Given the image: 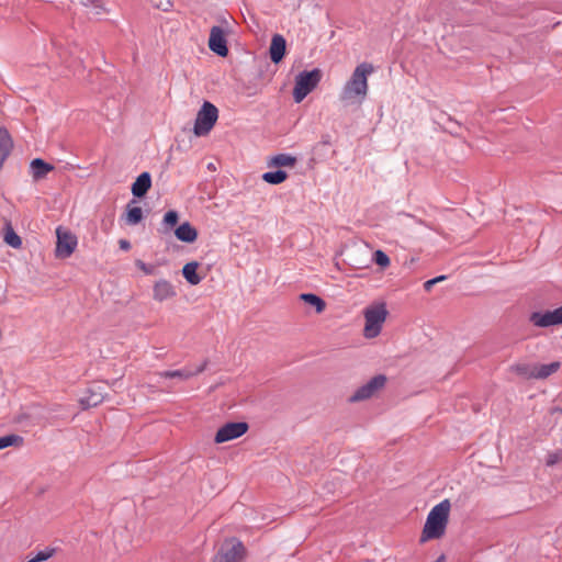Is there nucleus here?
<instances>
[{
  "label": "nucleus",
  "instance_id": "1",
  "mask_svg": "<svg viewBox=\"0 0 562 562\" xmlns=\"http://www.w3.org/2000/svg\"><path fill=\"white\" fill-rule=\"evenodd\" d=\"M374 68L369 63L358 65L350 79L345 83L339 100L344 105L361 104L368 92V76L373 72Z\"/></svg>",
  "mask_w": 562,
  "mask_h": 562
},
{
  "label": "nucleus",
  "instance_id": "2",
  "mask_svg": "<svg viewBox=\"0 0 562 562\" xmlns=\"http://www.w3.org/2000/svg\"><path fill=\"white\" fill-rule=\"evenodd\" d=\"M451 504L443 499L429 512L420 537V542L439 539L445 535Z\"/></svg>",
  "mask_w": 562,
  "mask_h": 562
},
{
  "label": "nucleus",
  "instance_id": "3",
  "mask_svg": "<svg viewBox=\"0 0 562 562\" xmlns=\"http://www.w3.org/2000/svg\"><path fill=\"white\" fill-rule=\"evenodd\" d=\"M322 70L314 68L311 71H301L295 77V86L293 89V99L296 103H300L304 98L311 93L319 83L322 79Z\"/></svg>",
  "mask_w": 562,
  "mask_h": 562
},
{
  "label": "nucleus",
  "instance_id": "4",
  "mask_svg": "<svg viewBox=\"0 0 562 562\" xmlns=\"http://www.w3.org/2000/svg\"><path fill=\"white\" fill-rule=\"evenodd\" d=\"M366 324L363 336L366 338H375L380 335L382 325L386 319L387 310L384 303L369 306L363 312Z\"/></svg>",
  "mask_w": 562,
  "mask_h": 562
},
{
  "label": "nucleus",
  "instance_id": "5",
  "mask_svg": "<svg viewBox=\"0 0 562 562\" xmlns=\"http://www.w3.org/2000/svg\"><path fill=\"white\" fill-rule=\"evenodd\" d=\"M217 117V108L211 102L205 101L196 114L193 127L194 134L196 136H204L209 134L215 125Z\"/></svg>",
  "mask_w": 562,
  "mask_h": 562
},
{
  "label": "nucleus",
  "instance_id": "6",
  "mask_svg": "<svg viewBox=\"0 0 562 562\" xmlns=\"http://www.w3.org/2000/svg\"><path fill=\"white\" fill-rule=\"evenodd\" d=\"M56 249L55 256L60 259L69 258L77 248L78 239L68 228L58 226L56 228Z\"/></svg>",
  "mask_w": 562,
  "mask_h": 562
},
{
  "label": "nucleus",
  "instance_id": "7",
  "mask_svg": "<svg viewBox=\"0 0 562 562\" xmlns=\"http://www.w3.org/2000/svg\"><path fill=\"white\" fill-rule=\"evenodd\" d=\"M386 383V376L378 374L370 379L366 384L358 387L355 393L350 396L349 401L360 402L372 397L378 391L384 387Z\"/></svg>",
  "mask_w": 562,
  "mask_h": 562
},
{
  "label": "nucleus",
  "instance_id": "8",
  "mask_svg": "<svg viewBox=\"0 0 562 562\" xmlns=\"http://www.w3.org/2000/svg\"><path fill=\"white\" fill-rule=\"evenodd\" d=\"M248 428L249 426L246 422L227 423L217 430L214 441L215 443H223L234 440L245 435Z\"/></svg>",
  "mask_w": 562,
  "mask_h": 562
},
{
  "label": "nucleus",
  "instance_id": "9",
  "mask_svg": "<svg viewBox=\"0 0 562 562\" xmlns=\"http://www.w3.org/2000/svg\"><path fill=\"white\" fill-rule=\"evenodd\" d=\"M529 321L537 327H550L562 324V306L553 310L531 313Z\"/></svg>",
  "mask_w": 562,
  "mask_h": 562
},
{
  "label": "nucleus",
  "instance_id": "10",
  "mask_svg": "<svg viewBox=\"0 0 562 562\" xmlns=\"http://www.w3.org/2000/svg\"><path fill=\"white\" fill-rule=\"evenodd\" d=\"M235 540L229 549L222 548L214 557L213 562H240L246 554V548L241 541Z\"/></svg>",
  "mask_w": 562,
  "mask_h": 562
},
{
  "label": "nucleus",
  "instance_id": "11",
  "mask_svg": "<svg viewBox=\"0 0 562 562\" xmlns=\"http://www.w3.org/2000/svg\"><path fill=\"white\" fill-rule=\"evenodd\" d=\"M209 48L220 57L228 55L227 41L221 26H213L210 31Z\"/></svg>",
  "mask_w": 562,
  "mask_h": 562
},
{
  "label": "nucleus",
  "instance_id": "12",
  "mask_svg": "<svg viewBox=\"0 0 562 562\" xmlns=\"http://www.w3.org/2000/svg\"><path fill=\"white\" fill-rule=\"evenodd\" d=\"M104 394L102 387L92 385L87 389L86 394L80 398V404L83 408L95 407L102 403Z\"/></svg>",
  "mask_w": 562,
  "mask_h": 562
},
{
  "label": "nucleus",
  "instance_id": "13",
  "mask_svg": "<svg viewBox=\"0 0 562 562\" xmlns=\"http://www.w3.org/2000/svg\"><path fill=\"white\" fill-rule=\"evenodd\" d=\"M285 49H286L285 38L280 34L273 35V37L271 40L270 48H269L270 59L274 64H279L285 55Z\"/></svg>",
  "mask_w": 562,
  "mask_h": 562
},
{
  "label": "nucleus",
  "instance_id": "14",
  "mask_svg": "<svg viewBox=\"0 0 562 562\" xmlns=\"http://www.w3.org/2000/svg\"><path fill=\"white\" fill-rule=\"evenodd\" d=\"M176 296L173 285L167 280H159L154 285V299L162 302Z\"/></svg>",
  "mask_w": 562,
  "mask_h": 562
},
{
  "label": "nucleus",
  "instance_id": "15",
  "mask_svg": "<svg viewBox=\"0 0 562 562\" xmlns=\"http://www.w3.org/2000/svg\"><path fill=\"white\" fill-rule=\"evenodd\" d=\"M3 241L14 248L20 249L22 247V238L15 233L11 222L9 220H4L3 228H2Z\"/></svg>",
  "mask_w": 562,
  "mask_h": 562
},
{
  "label": "nucleus",
  "instance_id": "16",
  "mask_svg": "<svg viewBox=\"0 0 562 562\" xmlns=\"http://www.w3.org/2000/svg\"><path fill=\"white\" fill-rule=\"evenodd\" d=\"M175 235L180 241L192 244L198 238V231L189 222H184L176 228Z\"/></svg>",
  "mask_w": 562,
  "mask_h": 562
},
{
  "label": "nucleus",
  "instance_id": "17",
  "mask_svg": "<svg viewBox=\"0 0 562 562\" xmlns=\"http://www.w3.org/2000/svg\"><path fill=\"white\" fill-rule=\"evenodd\" d=\"M206 366H207V361L205 360L195 371H190L187 369L168 370V371L160 372L159 375L161 378H166V379L177 378V379H181V380H188V379L203 372L205 370Z\"/></svg>",
  "mask_w": 562,
  "mask_h": 562
},
{
  "label": "nucleus",
  "instance_id": "18",
  "mask_svg": "<svg viewBox=\"0 0 562 562\" xmlns=\"http://www.w3.org/2000/svg\"><path fill=\"white\" fill-rule=\"evenodd\" d=\"M30 167H31V171H32V177L35 180L43 179L44 177H46V175L48 172H50L54 169L53 165L45 162L41 158L33 159L31 161Z\"/></svg>",
  "mask_w": 562,
  "mask_h": 562
},
{
  "label": "nucleus",
  "instance_id": "19",
  "mask_svg": "<svg viewBox=\"0 0 562 562\" xmlns=\"http://www.w3.org/2000/svg\"><path fill=\"white\" fill-rule=\"evenodd\" d=\"M199 266L198 261H190L182 268V276L191 285H196L202 281V277L196 272Z\"/></svg>",
  "mask_w": 562,
  "mask_h": 562
},
{
  "label": "nucleus",
  "instance_id": "20",
  "mask_svg": "<svg viewBox=\"0 0 562 562\" xmlns=\"http://www.w3.org/2000/svg\"><path fill=\"white\" fill-rule=\"evenodd\" d=\"M122 221L127 225H136L140 222V206L137 201L133 200L128 203L127 211L122 216Z\"/></svg>",
  "mask_w": 562,
  "mask_h": 562
},
{
  "label": "nucleus",
  "instance_id": "21",
  "mask_svg": "<svg viewBox=\"0 0 562 562\" xmlns=\"http://www.w3.org/2000/svg\"><path fill=\"white\" fill-rule=\"evenodd\" d=\"M299 297L304 303L313 306L315 308L316 313H318V314L323 313L326 308L325 301L321 296H318L314 293H302V294H300Z\"/></svg>",
  "mask_w": 562,
  "mask_h": 562
},
{
  "label": "nucleus",
  "instance_id": "22",
  "mask_svg": "<svg viewBox=\"0 0 562 562\" xmlns=\"http://www.w3.org/2000/svg\"><path fill=\"white\" fill-rule=\"evenodd\" d=\"M510 370L525 379H537L536 364L517 363Z\"/></svg>",
  "mask_w": 562,
  "mask_h": 562
},
{
  "label": "nucleus",
  "instance_id": "23",
  "mask_svg": "<svg viewBox=\"0 0 562 562\" xmlns=\"http://www.w3.org/2000/svg\"><path fill=\"white\" fill-rule=\"evenodd\" d=\"M79 3L93 15H101L106 11L104 0H79Z\"/></svg>",
  "mask_w": 562,
  "mask_h": 562
},
{
  "label": "nucleus",
  "instance_id": "24",
  "mask_svg": "<svg viewBox=\"0 0 562 562\" xmlns=\"http://www.w3.org/2000/svg\"><path fill=\"white\" fill-rule=\"evenodd\" d=\"M560 368V362L554 361L547 364H536L537 379H546L557 372Z\"/></svg>",
  "mask_w": 562,
  "mask_h": 562
},
{
  "label": "nucleus",
  "instance_id": "25",
  "mask_svg": "<svg viewBox=\"0 0 562 562\" xmlns=\"http://www.w3.org/2000/svg\"><path fill=\"white\" fill-rule=\"evenodd\" d=\"M288 178L284 170L268 171L262 175V179L270 184H280Z\"/></svg>",
  "mask_w": 562,
  "mask_h": 562
},
{
  "label": "nucleus",
  "instance_id": "26",
  "mask_svg": "<svg viewBox=\"0 0 562 562\" xmlns=\"http://www.w3.org/2000/svg\"><path fill=\"white\" fill-rule=\"evenodd\" d=\"M296 158L286 154H279L271 159V165L278 167L294 166Z\"/></svg>",
  "mask_w": 562,
  "mask_h": 562
},
{
  "label": "nucleus",
  "instance_id": "27",
  "mask_svg": "<svg viewBox=\"0 0 562 562\" xmlns=\"http://www.w3.org/2000/svg\"><path fill=\"white\" fill-rule=\"evenodd\" d=\"M23 442L22 437L18 435H8L0 438V450L11 446H19Z\"/></svg>",
  "mask_w": 562,
  "mask_h": 562
},
{
  "label": "nucleus",
  "instance_id": "28",
  "mask_svg": "<svg viewBox=\"0 0 562 562\" xmlns=\"http://www.w3.org/2000/svg\"><path fill=\"white\" fill-rule=\"evenodd\" d=\"M443 119L453 125L450 128L443 127V131L449 132L452 135H457L458 130H460V126H461L460 123L458 121H456L453 117H451L450 115H448L447 113L441 112L439 120H443Z\"/></svg>",
  "mask_w": 562,
  "mask_h": 562
},
{
  "label": "nucleus",
  "instance_id": "29",
  "mask_svg": "<svg viewBox=\"0 0 562 562\" xmlns=\"http://www.w3.org/2000/svg\"><path fill=\"white\" fill-rule=\"evenodd\" d=\"M373 261L381 268L390 266V258L383 250H375L373 254Z\"/></svg>",
  "mask_w": 562,
  "mask_h": 562
},
{
  "label": "nucleus",
  "instance_id": "30",
  "mask_svg": "<svg viewBox=\"0 0 562 562\" xmlns=\"http://www.w3.org/2000/svg\"><path fill=\"white\" fill-rule=\"evenodd\" d=\"M55 550L54 549H47L45 551H40L34 558L30 559L26 562H44L48 560L50 557H53Z\"/></svg>",
  "mask_w": 562,
  "mask_h": 562
},
{
  "label": "nucleus",
  "instance_id": "31",
  "mask_svg": "<svg viewBox=\"0 0 562 562\" xmlns=\"http://www.w3.org/2000/svg\"><path fill=\"white\" fill-rule=\"evenodd\" d=\"M561 461H562V449L549 453L548 458H547V461H546V464L548 467H553V465H555L557 463H559Z\"/></svg>",
  "mask_w": 562,
  "mask_h": 562
},
{
  "label": "nucleus",
  "instance_id": "32",
  "mask_svg": "<svg viewBox=\"0 0 562 562\" xmlns=\"http://www.w3.org/2000/svg\"><path fill=\"white\" fill-rule=\"evenodd\" d=\"M179 215L178 212L170 210L164 216L165 224L169 226H175L178 223Z\"/></svg>",
  "mask_w": 562,
  "mask_h": 562
},
{
  "label": "nucleus",
  "instance_id": "33",
  "mask_svg": "<svg viewBox=\"0 0 562 562\" xmlns=\"http://www.w3.org/2000/svg\"><path fill=\"white\" fill-rule=\"evenodd\" d=\"M447 277L446 276H438L434 279H430V280H427L425 283H424V289L425 291L429 292L434 285H436L437 283L446 280Z\"/></svg>",
  "mask_w": 562,
  "mask_h": 562
},
{
  "label": "nucleus",
  "instance_id": "34",
  "mask_svg": "<svg viewBox=\"0 0 562 562\" xmlns=\"http://www.w3.org/2000/svg\"><path fill=\"white\" fill-rule=\"evenodd\" d=\"M151 187V177L147 171H143V198Z\"/></svg>",
  "mask_w": 562,
  "mask_h": 562
},
{
  "label": "nucleus",
  "instance_id": "35",
  "mask_svg": "<svg viewBox=\"0 0 562 562\" xmlns=\"http://www.w3.org/2000/svg\"><path fill=\"white\" fill-rule=\"evenodd\" d=\"M132 192L134 194V196L136 198H140V176H138L133 186H132Z\"/></svg>",
  "mask_w": 562,
  "mask_h": 562
},
{
  "label": "nucleus",
  "instance_id": "36",
  "mask_svg": "<svg viewBox=\"0 0 562 562\" xmlns=\"http://www.w3.org/2000/svg\"><path fill=\"white\" fill-rule=\"evenodd\" d=\"M154 5L158 9H162L164 11H168L171 7V2L169 0H166L165 3L162 1L154 2Z\"/></svg>",
  "mask_w": 562,
  "mask_h": 562
},
{
  "label": "nucleus",
  "instance_id": "37",
  "mask_svg": "<svg viewBox=\"0 0 562 562\" xmlns=\"http://www.w3.org/2000/svg\"><path fill=\"white\" fill-rule=\"evenodd\" d=\"M119 246L122 250H128L131 248V244L126 239H120Z\"/></svg>",
  "mask_w": 562,
  "mask_h": 562
},
{
  "label": "nucleus",
  "instance_id": "38",
  "mask_svg": "<svg viewBox=\"0 0 562 562\" xmlns=\"http://www.w3.org/2000/svg\"><path fill=\"white\" fill-rule=\"evenodd\" d=\"M550 414H551V415H555V414H558V415H561V416H562V408H561V407H559V406L552 407V408L550 409Z\"/></svg>",
  "mask_w": 562,
  "mask_h": 562
},
{
  "label": "nucleus",
  "instance_id": "39",
  "mask_svg": "<svg viewBox=\"0 0 562 562\" xmlns=\"http://www.w3.org/2000/svg\"><path fill=\"white\" fill-rule=\"evenodd\" d=\"M142 269H143V271H146V267H145V265H144V263H143V266H142Z\"/></svg>",
  "mask_w": 562,
  "mask_h": 562
}]
</instances>
